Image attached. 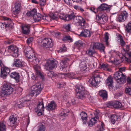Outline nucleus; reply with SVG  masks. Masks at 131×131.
I'll return each mask as SVG.
<instances>
[{
	"label": "nucleus",
	"instance_id": "obj_35",
	"mask_svg": "<svg viewBox=\"0 0 131 131\" xmlns=\"http://www.w3.org/2000/svg\"><path fill=\"white\" fill-rule=\"evenodd\" d=\"M69 76L70 78L74 79H76L78 80L81 79L80 77L77 74H75L73 72L70 73L69 74Z\"/></svg>",
	"mask_w": 131,
	"mask_h": 131
},
{
	"label": "nucleus",
	"instance_id": "obj_12",
	"mask_svg": "<svg viewBox=\"0 0 131 131\" xmlns=\"http://www.w3.org/2000/svg\"><path fill=\"white\" fill-rule=\"evenodd\" d=\"M42 45L45 48H50L52 47L53 43L52 40L50 38H45L42 40Z\"/></svg>",
	"mask_w": 131,
	"mask_h": 131
},
{
	"label": "nucleus",
	"instance_id": "obj_40",
	"mask_svg": "<svg viewBox=\"0 0 131 131\" xmlns=\"http://www.w3.org/2000/svg\"><path fill=\"white\" fill-rule=\"evenodd\" d=\"M41 16L40 14L39 13H37L36 15H35L33 17L35 22H38L41 20Z\"/></svg>",
	"mask_w": 131,
	"mask_h": 131
},
{
	"label": "nucleus",
	"instance_id": "obj_64",
	"mask_svg": "<svg viewBox=\"0 0 131 131\" xmlns=\"http://www.w3.org/2000/svg\"><path fill=\"white\" fill-rule=\"evenodd\" d=\"M125 57H128L131 58V53L127 52L125 54Z\"/></svg>",
	"mask_w": 131,
	"mask_h": 131
},
{
	"label": "nucleus",
	"instance_id": "obj_53",
	"mask_svg": "<svg viewBox=\"0 0 131 131\" xmlns=\"http://www.w3.org/2000/svg\"><path fill=\"white\" fill-rule=\"evenodd\" d=\"M69 112V110L68 109L63 110V111L61 113V115L65 116L67 115V114Z\"/></svg>",
	"mask_w": 131,
	"mask_h": 131
},
{
	"label": "nucleus",
	"instance_id": "obj_16",
	"mask_svg": "<svg viewBox=\"0 0 131 131\" xmlns=\"http://www.w3.org/2000/svg\"><path fill=\"white\" fill-rule=\"evenodd\" d=\"M9 119L10 122L9 125L15 128L17 123V118L16 116L12 115L10 117Z\"/></svg>",
	"mask_w": 131,
	"mask_h": 131
},
{
	"label": "nucleus",
	"instance_id": "obj_3",
	"mask_svg": "<svg viewBox=\"0 0 131 131\" xmlns=\"http://www.w3.org/2000/svg\"><path fill=\"white\" fill-rule=\"evenodd\" d=\"M73 23L77 26H81L82 28H85V21L81 16H76L75 17L73 20Z\"/></svg>",
	"mask_w": 131,
	"mask_h": 131
},
{
	"label": "nucleus",
	"instance_id": "obj_29",
	"mask_svg": "<svg viewBox=\"0 0 131 131\" xmlns=\"http://www.w3.org/2000/svg\"><path fill=\"white\" fill-rule=\"evenodd\" d=\"M10 77L14 79L17 82L19 81L20 75L18 73L16 72L12 73L10 74Z\"/></svg>",
	"mask_w": 131,
	"mask_h": 131
},
{
	"label": "nucleus",
	"instance_id": "obj_4",
	"mask_svg": "<svg viewBox=\"0 0 131 131\" xmlns=\"http://www.w3.org/2000/svg\"><path fill=\"white\" fill-rule=\"evenodd\" d=\"M73 23L77 26H81L82 28H85V21L81 16H76L75 17L73 20Z\"/></svg>",
	"mask_w": 131,
	"mask_h": 131
},
{
	"label": "nucleus",
	"instance_id": "obj_26",
	"mask_svg": "<svg viewBox=\"0 0 131 131\" xmlns=\"http://www.w3.org/2000/svg\"><path fill=\"white\" fill-rule=\"evenodd\" d=\"M84 44L82 43L81 40H80L77 41L74 43L75 49H78V51H80V50L83 48Z\"/></svg>",
	"mask_w": 131,
	"mask_h": 131
},
{
	"label": "nucleus",
	"instance_id": "obj_33",
	"mask_svg": "<svg viewBox=\"0 0 131 131\" xmlns=\"http://www.w3.org/2000/svg\"><path fill=\"white\" fill-rule=\"evenodd\" d=\"M98 118L97 117H95L92 118L90 121H89L88 123V125L90 126L94 125V124L97 122V119Z\"/></svg>",
	"mask_w": 131,
	"mask_h": 131
},
{
	"label": "nucleus",
	"instance_id": "obj_5",
	"mask_svg": "<svg viewBox=\"0 0 131 131\" xmlns=\"http://www.w3.org/2000/svg\"><path fill=\"white\" fill-rule=\"evenodd\" d=\"M45 61L46 63L45 64V66L47 70H50L57 67L58 62L57 61L49 60Z\"/></svg>",
	"mask_w": 131,
	"mask_h": 131
},
{
	"label": "nucleus",
	"instance_id": "obj_28",
	"mask_svg": "<svg viewBox=\"0 0 131 131\" xmlns=\"http://www.w3.org/2000/svg\"><path fill=\"white\" fill-rule=\"evenodd\" d=\"M83 28L80 34V36L85 37H89L90 36V31L88 29H84Z\"/></svg>",
	"mask_w": 131,
	"mask_h": 131
},
{
	"label": "nucleus",
	"instance_id": "obj_2",
	"mask_svg": "<svg viewBox=\"0 0 131 131\" xmlns=\"http://www.w3.org/2000/svg\"><path fill=\"white\" fill-rule=\"evenodd\" d=\"M13 91V88L10 85L6 84L3 85L1 91V95L5 97L8 96L12 93Z\"/></svg>",
	"mask_w": 131,
	"mask_h": 131
},
{
	"label": "nucleus",
	"instance_id": "obj_52",
	"mask_svg": "<svg viewBox=\"0 0 131 131\" xmlns=\"http://www.w3.org/2000/svg\"><path fill=\"white\" fill-rule=\"evenodd\" d=\"M66 85L65 83L64 82H62L61 81L60 82L58 83L57 87L58 88L60 87H64Z\"/></svg>",
	"mask_w": 131,
	"mask_h": 131
},
{
	"label": "nucleus",
	"instance_id": "obj_1",
	"mask_svg": "<svg viewBox=\"0 0 131 131\" xmlns=\"http://www.w3.org/2000/svg\"><path fill=\"white\" fill-rule=\"evenodd\" d=\"M24 52L27 58L28 61L33 62L35 64H38L39 60L36 57L34 51L30 46L27 47L25 48Z\"/></svg>",
	"mask_w": 131,
	"mask_h": 131
},
{
	"label": "nucleus",
	"instance_id": "obj_17",
	"mask_svg": "<svg viewBox=\"0 0 131 131\" xmlns=\"http://www.w3.org/2000/svg\"><path fill=\"white\" fill-rule=\"evenodd\" d=\"M76 16L74 15L73 12H72L70 14L66 15H63V16H60V18L62 19L66 20H69L72 19H74L75 17Z\"/></svg>",
	"mask_w": 131,
	"mask_h": 131
},
{
	"label": "nucleus",
	"instance_id": "obj_38",
	"mask_svg": "<svg viewBox=\"0 0 131 131\" xmlns=\"http://www.w3.org/2000/svg\"><path fill=\"white\" fill-rule=\"evenodd\" d=\"M112 106L114 108H120L123 107L121 103L119 101H116L114 102Z\"/></svg>",
	"mask_w": 131,
	"mask_h": 131
},
{
	"label": "nucleus",
	"instance_id": "obj_6",
	"mask_svg": "<svg viewBox=\"0 0 131 131\" xmlns=\"http://www.w3.org/2000/svg\"><path fill=\"white\" fill-rule=\"evenodd\" d=\"M43 87L40 84H37L33 86L31 88L32 91L31 94L33 96H37L40 94Z\"/></svg>",
	"mask_w": 131,
	"mask_h": 131
},
{
	"label": "nucleus",
	"instance_id": "obj_62",
	"mask_svg": "<svg viewBox=\"0 0 131 131\" xmlns=\"http://www.w3.org/2000/svg\"><path fill=\"white\" fill-rule=\"evenodd\" d=\"M64 2L68 5L72 4V0H64Z\"/></svg>",
	"mask_w": 131,
	"mask_h": 131
},
{
	"label": "nucleus",
	"instance_id": "obj_47",
	"mask_svg": "<svg viewBox=\"0 0 131 131\" xmlns=\"http://www.w3.org/2000/svg\"><path fill=\"white\" fill-rule=\"evenodd\" d=\"M71 25L70 24H67L64 25L63 27L67 31H70L71 29Z\"/></svg>",
	"mask_w": 131,
	"mask_h": 131
},
{
	"label": "nucleus",
	"instance_id": "obj_39",
	"mask_svg": "<svg viewBox=\"0 0 131 131\" xmlns=\"http://www.w3.org/2000/svg\"><path fill=\"white\" fill-rule=\"evenodd\" d=\"M37 13L36 9H34L31 11L28 12L27 14V16L33 17L35 15H36Z\"/></svg>",
	"mask_w": 131,
	"mask_h": 131
},
{
	"label": "nucleus",
	"instance_id": "obj_8",
	"mask_svg": "<svg viewBox=\"0 0 131 131\" xmlns=\"http://www.w3.org/2000/svg\"><path fill=\"white\" fill-rule=\"evenodd\" d=\"M93 77L94 80L92 79H91L89 81V82L93 86H95L97 84L99 83L101 80L102 79V78L100 77L98 73L93 75Z\"/></svg>",
	"mask_w": 131,
	"mask_h": 131
},
{
	"label": "nucleus",
	"instance_id": "obj_59",
	"mask_svg": "<svg viewBox=\"0 0 131 131\" xmlns=\"http://www.w3.org/2000/svg\"><path fill=\"white\" fill-rule=\"evenodd\" d=\"M1 69L3 71H4L5 72H6L7 71L6 70H8V73H9L10 72V69L6 67L5 66L3 67Z\"/></svg>",
	"mask_w": 131,
	"mask_h": 131
},
{
	"label": "nucleus",
	"instance_id": "obj_55",
	"mask_svg": "<svg viewBox=\"0 0 131 131\" xmlns=\"http://www.w3.org/2000/svg\"><path fill=\"white\" fill-rule=\"evenodd\" d=\"M67 50V48L64 45H63L62 47L59 50L60 52H65Z\"/></svg>",
	"mask_w": 131,
	"mask_h": 131
},
{
	"label": "nucleus",
	"instance_id": "obj_56",
	"mask_svg": "<svg viewBox=\"0 0 131 131\" xmlns=\"http://www.w3.org/2000/svg\"><path fill=\"white\" fill-rule=\"evenodd\" d=\"M104 124L103 123H101V126L99 128V130L97 131H103L104 130Z\"/></svg>",
	"mask_w": 131,
	"mask_h": 131
},
{
	"label": "nucleus",
	"instance_id": "obj_18",
	"mask_svg": "<svg viewBox=\"0 0 131 131\" xmlns=\"http://www.w3.org/2000/svg\"><path fill=\"white\" fill-rule=\"evenodd\" d=\"M13 66L17 67H23L25 66V64L20 59H17L15 60L13 63Z\"/></svg>",
	"mask_w": 131,
	"mask_h": 131
},
{
	"label": "nucleus",
	"instance_id": "obj_23",
	"mask_svg": "<svg viewBox=\"0 0 131 131\" xmlns=\"http://www.w3.org/2000/svg\"><path fill=\"white\" fill-rule=\"evenodd\" d=\"M56 107L57 105L55 102L54 101H52L46 107L47 110L50 111L54 110Z\"/></svg>",
	"mask_w": 131,
	"mask_h": 131
},
{
	"label": "nucleus",
	"instance_id": "obj_27",
	"mask_svg": "<svg viewBox=\"0 0 131 131\" xmlns=\"http://www.w3.org/2000/svg\"><path fill=\"white\" fill-rule=\"evenodd\" d=\"M34 68L36 75L38 76H39L41 78H44V76L40 72V67L39 65H35Z\"/></svg>",
	"mask_w": 131,
	"mask_h": 131
},
{
	"label": "nucleus",
	"instance_id": "obj_10",
	"mask_svg": "<svg viewBox=\"0 0 131 131\" xmlns=\"http://www.w3.org/2000/svg\"><path fill=\"white\" fill-rule=\"evenodd\" d=\"M95 19L97 21L96 22L101 24H104L108 19L105 14L103 13H100L96 15Z\"/></svg>",
	"mask_w": 131,
	"mask_h": 131
},
{
	"label": "nucleus",
	"instance_id": "obj_50",
	"mask_svg": "<svg viewBox=\"0 0 131 131\" xmlns=\"http://www.w3.org/2000/svg\"><path fill=\"white\" fill-rule=\"evenodd\" d=\"M74 8L78 10H80L81 12H83L84 11V9L78 5H74L73 7Z\"/></svg>",
	"mask_w": 131,
	"mask_h": 131
},
{
	"label": "nucleus",
	"instance_id": "obj_58",
	"mask_svg": "<svg viewBox=\"0 0 131 131\" xmlns=\"http://www.w3.org/2000/svg\"><path fill=\"white\" fill-rule=\"evenodd\" d=\"M54 72L52 71H48L47 72V75L49 77H51L54 75Z\"/></svg>",
	"mask_w": 131,
	"mask_h": 131
},
{
	"label": "nucleus",
	"instance_id": "obj_25",
	"mask_svg": "<svg viewBox=\"0 0 131 131\" xmlns=\"http://www.w3.org/2000/svg\"><path fill=\"white\" fill-rule=\"evenodd\" d=\"M20 4L19 3H16L15 4V6L13 9L14 14L15 15L18 14L20 12Z\"/></svg>",
	"mask_w": 131,
	"mask_h": 131
},
{
	"label": "nucleus",
	"instance_id": "obj_13",
	"mask_svg": "<svg viewBox=\"0 0 131 131\" xmlns=\"http://www.w3.org/2000/svg\"><path fill=\"white\" fill-rule=\"evenodd\" d=\"M35 112L38 116L42 115V112L44 111V106L42 101H41L38 105L37 108L35 109Z\"/></svg>",
	"mask_w": 131,
	"mask_h": 131
},
{
	"label": "nucleus",
	"instance_id": "obj_61",
	"mask_svg": "<svg viewBox=\"0 0 131 131\" xmlns=\"http://www.w3.org/2000/svg\"><path fill=\"white\" fill-rule=\"evenodd\" d=\"M46 0H39V3L41 6H43L45 4Z\"/></svg>",
	"mask_w": 131,
	"mask_h": 131
},
{
	"label": "nucleus",
	"instance_id": "obj_57",
	"mask_svg": "<svg viewBox=\"0 0 131 131\" xmlns=\"http://www.w3.org/2000/svg\"><path fill=\"white\" fill-rule=\"evenodd\" d=\"M70 39V37L69 36H66L63 37L62 39V40L64 41H66L67 40Z\"/></svg>",
	"mask_w": 131,
	"mask_h": 131
},
{
	"label": "nucleus",
	"instance_id": "obj_7",
	"mask_svg": "<svg viewBox=\"0 0 131 131\" xmlns=\"http://www.w3.org/2000/svg\"><path fill=\"white\" fill-rule=\"evenodd\" d=\"M85 90L84 87L82 85L77 86L75 89L77 92V95L80 99L84 97V91Z\"/></svg>",
	"mask_w": 131,
	"mask_h": 131
},
{
	"label": "nucleus",
	"instance_id": "obj_9",
	"mask_svg": "<svg viewBox=\"0 0 131 131\" xmlns=\"http://www.w3.org/2000/svg\"><path fill=\"white\" fill-rule=\"evenodd\" d=\"M114 77L116 80H119L122 83L125 82V77L122 72L117 71L114 74Z\"/></svg>",
	"mask_w": 131,
	"mask_h": 131
},
{
	"label": "nucleus",
	"instance_id": "obj_41",
	"mask_svg": "<svg viewBox=\"0 0 131 131\" xmlns=\"http://www.w3.org/2000/svg\"><path fill=\"white\" fill-rule=\"evenodd\" d=\"M46 127L42 123H39L38 128L37 131H45Z\"/></svg>",
	"mask_w": 131,
	"mask_h": 131
},
{
	"label": "nucleus",
	"instance_id": "obj_63",
	"mask_svg": "<svg viewBox=\"0 0 131 131\" xmlns=\"http://www.w3.org/2000/svg\"><path fill=\"white\" fill-rule=\"evenodd\" d=\"M33 40V39L32 37H30L27 40V43L29 44Z\"/></svg>",
	"mask_w": 131,
	"mask_h": 131
},
{
	"label": "nucleus",
	"instance_id": "obj_20",
	"mask_svg": "<svg viewBox=\"0 0 131 131\" xmlns=\"http://www.w3.org/2000/svg\"><path fill=\"white\" fill-rule=\"evenodd\" d=\"M30 25L29 24H26L22 26V32L23 34L28 35L29 33Z\"/></svg>",
	"mask_w": 131,
	"mask_h": 131
},
{
	"label": "nucleus",
	"instance_id": "obj_48",
	"mask_svg": "<svg viewBox=\"0 0 131 131\" xmlns=\"http://www.w3.org/2000/svg\"><path fill=\"white\" fill-rule=\"evenodd\" d=\"M80 68L81 70L84 71L86 69L87 65L84 62H81L80 65Z\"/></svg>",
	"mask_w": 131,
	"mask_h": 131
},
{
	"label": "nucleus",
	"instance_id": "obj_43",
	"mask_svg": "<svg viewBox=\"0 0 131 131\" xmlns=\"http://www.w3.org/2000/svg\"><path fill=\"white\" fill-rule=\"evenodd\" d=\"M28 102L27 101H25L23 102H21L20 104H18L17 105L18 107L19 108H22L24 106H27L28 105Z\"/></svg>",
	"mask_w": 131,
	"mask_h": 131
},
{
	"label": "nucleus",
	"instance_id": "obj_60",
	"mask_svg": "<svg viewBox=\"0 0 131 131\" xmlns=\"http://www.w3.org/2000/svg\"><path fill=\"white\" fill-rule=\"evenodd\" d=\"M125 91L126 93L130 95H131V88H130L128 87V88H126L125 90Z\"/></svg>",
	"mask_w": 131,
	"mask_h": 131
},
{
	"label": "nucleus",
	"instance_id": "obj_42",
	"mask_svg": "<svg viewBox=\"0 0 131 131\" xmlns=\"http://www.w3.org/2000/svg\"><path fill=\"white\" fill-rule=\"evenodd\" d=\"M100 67L101 68L103 69L104 70L110 71L111 69L108 68V65L107 64H101Z\"/></svg>",
	"mask_w": 131,
	"mask_h": 131
},
{
	"label": "nucleus",
	"instance_id": "obj_21",
	"mask_svg": "<svg viewBox=\"0 0 131 131\" xmlns=\"http://www.w3.org/2000/svg\"><path fill=\"white\" fill-rule=\"evenodd\" d=\"M4 19L5 20L7 21H8L6 23H0V25L1 27L2 28L8 27L9 25L12 22L11 19L7 17H5Z\"/></svg>",
	"mask_w": 131,
	"mask_h": 131
},
{
	"label": "nucleus",
	"instance_id": "obj_45",
	"mask_svg": "<svg viewBox=\"0 0 131 131\" xmlns=\"http://www.w3.org/2000/svg\"><path fill=\"white\" fill-rule=\"evenodd\" d=\"M6 127L5 123L3 122H0V131H6Z\"/></svg>",
	"mask_w": 131,
	"mask_h": 131
},
{
	"label": "nucleus",
	"instance_id": "obj_30",
	"mask_svg": "<svg viewBox=\"0 0 131 131\" xmlns=\"http://www.w3.org/2000/svg\"><path fill=\"white\" fill-rule=\"evenodd\" d=\"M99 95L104 100H106L107 97V92L105 90H102L99 91Z\"/></svg>",
	"mask_w": 131,
	"mask_h": 131
},
{
	"label": "nucleus",
	"instance_id": "obj_44",
	"mask_svg": "<svg viewBox=\"0 0 131 131\" xmlns=\"http://www.w3.org/2000/svg\"><path fill=\"white\" fill-rule=\"evenodd\" d=\"M126 30L127 33L131 34V21L129 22L126 27Z\"/></svg>",
	"mask_w": 131,
	"mask_h": 131
},
{
	"label": "nucleus",
	"instance_id": "obj_14",
	"mask_svg": "<svg viewBox=\"0 0 131 131\" xmlns=\"http://www.w3.org/2000/svg\"><path fill=\"white\" fill-rule=\"evenodd\" d=\"M69 60L68 58H65L63 59L60 63V64L61 66L60 69L61 70L64 72L67 71L66 68L69 65Z\"/></svg>",
	"mask_w": 131,
	"mask_h": 131
},
{
	"label": "nucleus",
	"instance_id": "obj_19",
	"mask_svg": "<svg viewBox=\"0 0 131 131\" xmlns=\"http://www.w3.org/2000/svg\"><path fill=\"white\" fill-rule=\"evenodd\" d=\"M57 17L55 16V14L53 13H50L49 16H43V19L44 20L49 21H51L52 19L57 20Z\"/></svg>",
	"mask_w": 131,
	"mask_h": 131
},
{
	"label": "nucleus",
	"instance_id": "obj_15",
	"mask_svg": "<svg viewBox=\"0 0 131 131\" xmlns=\"http://www.w3.org/2000/svg\"><path fill=\"white\" fill-rule=\"evenodd\" d=\"M128 16V14L126 11L123 12L118 17L117 20L119 22L124 21L127 19Z\"/></svg>",
	"mask_w": 131,
	"mask_h": 131
},
{
	"label": "nucleus",
	"instance_id": "obj_37",
	"mask_svg": "<svg viewBox=\"0 0 131 131\" xmlns=\"http://www.w3.org/2000/svg\"><path fill=\"white\" fill-rule=\"evenodd\" d=\"M119 116L116 115H112L111 116L110 120L113 124H114L117 121Z\"/></svg>",
	"mask_w": 131,
	"mask_h": 131
},
{
	"label": "nucleus",
	"instance_id": "obj_49",
	"mask_svg": "<svg viewBox=\"0 0 131 131\" xmlns=\"http://www.w3.org/2000/svg\"><path fill=\"white\" fill-rule=\"evenodd\" d=\"M109 34L107 32H106L105 34V44L107 46L108 45V39Z\"/></svg>",
	"mask_w": 131,
	"mask_h": 131
},
{
	"label": "nucleus",
	"instance_id": "obj_11",
	"mask_svg": "<svg viewBox=\"0 0 131 131\" xmlns=\"http://www.w3.org/2000/svg\"><path fill=\"white\" fill-rule=\"evenodd\" d=\"M8 50L9 52L12 53L13 56L15 57H17L18 56V48L15 46L11 45L8 47Z\"/></svg>",
	"mask_w": 131,
	"mask_h": 131
},
{
	"label": "nucleus",
	"instance_id": "obj_54",
	"mask_svg": "<svg viewBox=\"0 0 131 131\" xmlns=\"http://www.w3.org/2000/svg\"><path fill=\"white\" fill-rule=\"evenodd\" d=\"M118 15V14L117 13H111L110 17L112 19L115 18H116Z\"/></svg>",
	"mask_w": 131,
	"mask_h": 131
},
{
	"label": "nucleus",
	"instance_id": "obj_32",
	"mask_svg": "<svg viewBox=\"0 0 131 131\" xmlns=\"http://www.w3.org/2000/svg\"><path fill=\"white\" fill-rule=\"evenodd\" d=\"M86 52L91 57L93 56V55L96 53V52L93 47L91 46L89 49L86 51Z\"/></svg>",
	"mask_w": 131,
	"mask_h": 131
},
{
	"label": "nucleus",
	"instance_id": "obj_36",
	"mask_svg": "<svg viewBox=\"0 0 131 131\" xmlns=\"http://www.w3.org/2000/svg\"><path fill=\"white\" fill-rule=\"evenodd\" d=\"M106 83L107 85L109 86L112 87L113 83L112 77L111 76L109 77L106 80Z\"/></svg>",
	"mask_w": 131,
	"mask_h": 131
},
{
	"label": "nucleus",
	"instance_id": "obj_46",
	"mask_svg": "<svg viewBox=\"0 0 131 131\" xmlns=\"http://www.w3.org/2000/svg\"><path fill=\"white\" fill-rule=\"evenodd\" d=\"M7 71L6 72H4V71H3L1 69V77H3L4 78V77H6L8 75V70H6Z\"/></svg>",
	"mask_w": 131,
	"mask_h": 131
},
{
	"label": "nucleus",
	"instance_id": "obj_24",
	"mask_svg": "<svg viewBox=\"0 0 131 131\" xmlns=\"http://www.w3.org/2000/svg\"><path fill=\"white\" fill-rule=\"evenodd\" d=\"M80 116L83 123L84 124L87 123L88 122V116L86 113L84 112L81 113Z\"/></svg>",
	"mask_w": 131,
	"mask_h": 131
},
{
	"label": "nucleus",
	"instance_id": "obj_34",
	"mask_svg": "<svg viewBox=\"0 0 131 131\" xmlns=\"http://www.w3.org/2000/svg\"><path fill=\"white\" fill-rule=\"evenodd\" d=\"M109 8V6L105 3L102 4L98 7V8L100 10H108Z\"/></svg>",
	"mask_w": 131,
	"mask_h": 131
},
{
	"label": "nucleus",
	"instance_id": "obj_22",
	"mask_svg": "<svg viewBox=\"0 0 131 131\" xmlns=\"http://www.w3.org/2000/svg\"><path fill=\"white\" fill-rule=\"evenodd\" d=\"M92 47L94 49H99L100 50L101 52H104L105 47L102 43H95L93 44V46Z\"/></svg>",
	"mask_w": 131,
	"mask_h": 131
},
{
	"label": "nucleus",
	"instance_id": "obj_31",
	"mask_svg": "<svg viewBox=\"0 0 131 131\" xmlns=\"http://www.w3.org/2000/svg\"><path fill=\"white\" fill-rule=\"evenodd\" d=\"M78 99L77 98L72 99L68 101L66 104L68 106H69L71 104L73 105H74L78 103Z\"/></svg>",
	"mask_w": 131,
	"mask_h": 131
},
{
	"label": "nucleus",
	"instance_id": "obj_51",
	"mask_svg": "<svg viewBox=\"0 0 131 131\" xmlns=\"http://www.w3.org/2000/svg\"><path fill=\"white\" fill-rule=\"evenodd\" d=\"M119 38L120 39L121 45L123 46H124L125 44V42L123 40L122 36L121 35H119Z\"/></svg>",
	"mask_w": 131,
	"mask_h": 131
}]
</instances>
